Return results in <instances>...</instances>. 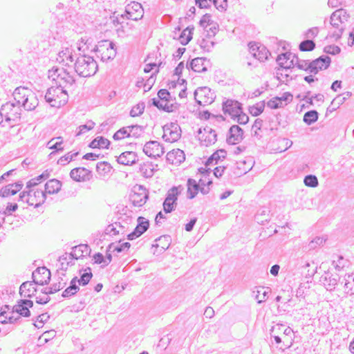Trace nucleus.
<instances>
[{
    "label": "nucleus",
    "instance_id": "f257e3e1",
    "mask_svg": "<svg viewBox=\"0 0 354 354\" xmlns=\"http://www.w3.org/2000/svg\"><path fill=\"white\" fill-rule=\"evenodd\" d=\"M13 96L17 103L26 111H32L39 104L36 94L27 87H17L13 92Z\"/></svg>",
    "mask_w": 354,
    "mask_h": 354
},
{
    "label": "nucleus",
    "instance_id": "f03ea898",
    "mask_svg": "<svg viewBox=\"0 0 354 354\" xmlns=\"http://www.w3.org/2000/svg\"><path fill=\"white\" fill-rule=\"evenodd\" d=\"M0 125L5 127L6 125L12 127L21 118V109L19 104H15L13 102H6L3 104L0 109Z\"/></svg>",
    "mask_w": 354,
    "mask_h": 354
},
{
    "label": "nucleus",
    "instance_id": "7ed1b4c3",
    "mask_svg": "<svg viewBox=\"0 0 354 354\" xmlns=\"http://www.w3.org/2000/svg\"><path fill=\"white\" fill-rule=\"evenodd\" d=\"M75 72L81 77H87L96 73L98 66L92 56L81 55L77 57L74 66Z\"/></svg>",
    "mask_w": 354,
    "mask_h": 354
},
{
    "label": "nucleus",
    "instance_id": "20e7f679",
    "mask_svg": "<svg viewBox=\"0 0 354 354\" xmlns=\"http://www.w3.org/2000/svg\"><path fill=\"white\" fill-rule=\"evenodd\" d=\"M48 77L55 82L56 86L64 89L73 86L75 81L74 77L64 68L53 67L48 70Z\"/></svg>",
    "mask_w": 354,
    "mask_h": 354
},
{
    "label": "nucleus",
    "instance_id": "39448f33",
    "mask_svg": "<svg viewBox=\"0 0 354 354\" xmlns=\"http://www.w3.org/2000/svg\"><path fill=\"white\" fill-rule=\"evenodd\" d=\"M28 190L24 191L20 194L19 198L21 201L27 203L29 205L39 207L43 204L46 196L44 189L39 187H26Z\"/></svg>",
    "mask_w": 354,
    "mask_h": 354
},
{
    "label": "nucleus",
    "instance_id": "423d86ee",
    "mask_svg": "<svg viewBox=\"0 0 354 354\" xmlns=\"http://www.w3.org/2000/svg\"><path fill=\"white\" fill-rule=\"evenodd\" d=\"M45 100L51 106L59 108L68 102V95L62 87L51 86L46 93Z\"/></svg>",
    "mask_w": 354,
    "mask_h": 354
},
{
    "label": "nucleus",
    "instance_id": "0eeeda50",
    "mask_svg": "<svg viewBox=\"0 0 354 354\" xmlns=\"http://www.w3.org/2000/svg\"><path fill=\"white\" fill-rule=\"evenodd\" d=\"M95 50L102 62L113 59L116 55L114 44L109 40L98 42V44L95 47Z\"/></svg>",
    "mask_w": 354,
    "mask_h": 354
},
{
    "label": "nucleus",
    "instance_id": "6e6552de",
    "mask_svg": "<svg viewBox=\"0 0 354 354\" xmlns=\"http://www.w3.org/2000/svg\"><path fill=\"white\" fill-rule=\"evenodd\" d=\"M212 180L207 179L206 176L203 178L200 179L199 182L197 183L196 180L189 178L187 180V197L190 199L194 198L198 191L200 190L203 194H207L209 193V188H205L203 186L209 185L212 184Z\"/></svg>",
    "mask_w": 354,
    "mask_h": 354
},
{
    "label": "nucleus",
    "instance_id": "1a4fd4ad",
    "mask_svg": "<svg viewBox=\"0 0 354 354\" xmlns=\"http://www.w3.org/2000/svg\"><path fill=\"white\" fill-rule=\"evenodd\" d=\"M183 191V187L182 186L173 187L168 190L163 203V209L165 213H170L176 209L178 197Z\"/></svg>",
    "mask_w": 354,
    "mask_h": 354
},
{
    "label": "nucleus",
    "instance_id": "9d476101",
    "mask_svg": "<svg viewBox=\"0 0 354 354\" xmlns=\"http://www.w3.org/2000/svg\"><path fill=\"white\" fill-rule=\"evenodd\" d=\"M149 198V192L147 189L140 185H136L132 189L130 200L135 207L143 206Z\"/></svg>",
    "mask_w": 354,
    "mask_h": 354
},
{
    "label": "nucleus",
    "instance_id": "9b49d317",
    "mask_svg": "<svg viewBox=\"0 0 354 354\" xmlns=\"http://www.w3.org/2000/svg\"><path fill=\"white\" fill-rule=\"evenodd\" d=\"M194 98L202 106L211 104L216 98V95L209 87L198 88L194 92Z\"/></svg>",
    "mask_w": 354,
    "mask_h": 354
},
{
    "label": "nucleus",
    "instance_id": "f8f14e48",
    "mask_svg": "<svg viewBox=\"0 0 354 354\" xmlns=\"http://www.w3.org/2000/svg\"><path fill=\"white\" fill-rule=\"evenodd\" d=\"M181 136V129L176 122H170L163 127V139L168 142H174Z\"/></svg>",
    "mask_w": 354,
    "mask_h": 354
},
{
    "label": "nucleus",
    "instance_id": "ddd939ff",
    "mask_svg": "<svg viewBox=\"0 0 354 354\" xmlns=\"http://www.w3.org/2000/svg\"><path fill=\"white\" fill-rule=\"evenodd\" d=\"M216 136L215 131L209 127L201 128L198 132V137L201 144L205 147L214 144L216 141Z\"/></svg>",
    "mask_w": 354,
    "mask_h": 354
},
{
    "label": "nucleus",
    "instance_id": "4468645a",
    "mask_svg": "<svg viewBox=\"0 0 354 354\" xmlns=\"http://www.w3.org/2000/svg\"><path fill=\"white\" fill-rule=\"evenodd\" d=\"M142 16L143 9L141 4L137 2H132L127 6L125 14L122 15L120 18L124 19L125 17L128 19L137 21L140 19Z\"/></svg>",
    "mask_w": 354,
    "mask_h": 354
},
{
    "label": "nucleus",
    "instance_id": "2eb2a0df",
    "mask_svg": "<svg viewBox=\"0 0 354 354\" xmlns=\"http://www.w3.org/2000/svg\"><path fill=\"white\" fill-rule=\"evenodd\" d=\"M342 278V274L327 271L322 276V281L326 290L331 291L335 289L338 283L341 281Z\"/></svg>",
    "mask_w": 354,
    "mask_h": 354
},
{
    "label": "nucleus",
    "instance_id": "dca6fc26",
    "mask_svg": "<svg viewBox=\"0 0 354 354\" xmlns=\"http://www.w3.org/2000/svg\"><path fill=\"white\" fill-rule=\"evenodd\" d=\"M113 23L120 37H125L133 35V26L132 24L120 21L118 17L113 19Z\"/></svg>",
    "mask_w": 354,
    "mask_h": 354
},
{
    "label": "nucleus",
    "instance_id": "f3484780",
    "mask_svg": "<svg viewBox=\"0 0 354 354\" xmlns=\"http://www.w3.org/2000/svg\"><path fill=\"white\" fill-rule=\"evenodd\" d=\"M144 153L151 158L160 157L164 153V147L157 141H149L143 147Z\"/></svg>",
    "mask_w": 354,
    "mask_h": 354
},
{
    "label": "nucleus",
    "instance_id": "a211bd4d",
    "mask_svg": "<svg viewBox=\"0 0 354 354\" xmlns=\"http://www.w3.org/2000/svg\"><path fill=\"white\" fill-rule=\"evenodd\" d=\"M32 277L35 284L44 286L49 282L50 272L46 267H39L32 272Z\"/></svg>",
    "mask_w": 354,
    "mask_h": 354
},
{
    "label": "nucleus",
    "instance_id": "6ab92c4d",
    "mask_svg": "<svg viewBox=\"0 0 354 354\" xmlns=\"http://www.w3.org/2000/svg\"><path fill=\"white\" fill-rule=\"evenodd\" d=\"M293 96L290 92H285L281 97H274L270 99L267 104L270 109L283 107L292 101Z\"/></svg>",
    "mask_w": 354,
    "mask_h": 354
},
{
    "label": "nucleus",
    "instance_id": "aec40b11",
    "mask_svg": "<svg viewBox=\"0 0 354 354\" xmlns=\"http://www.w3.org/2000/svg\"><path fill=\"white\" fill-rule=\"evenodd\" d=\"M316 269H312V270H308V273H306V281L301 282L299 284V288L296 291V296L297 297L304 298L305 295L307 294V292L311 287L312 283V277L316 273Z\"/></svg>",
    "mask_w": 354,
    "mask_h": 354
},
{
    "label": "nucleus",
    "instance_id": "412c9836",
    "mask_svg": "<svg viewBox=\"0 0 354 354\" xmlns=\"http://www.w3.org/2000/svg\"><path fill=\"white\" fill-rule=\"evenodd\" d=\"M74 50L71 46L63 47L58 53L57 61L66 66H69L73 62Z\"/></svg>",
    "mask_w": 354,
    "mask_h": 354
},
{
    "label": "nucleus",
    "instance_id": "4be33fe9",
    "mask_svg": "<svg viewBox=\"0 0 354 354\" xmlns=\"http://www.w3.org/2000/svg\"><path fill=\"white\" fill-rule=\"evenodd\" d=\"M241 104L238 101L227 100L223 103V110L225 115H228L232 119L241 110Z\"/></svg>",
    "mask_w": 354,
    "mask_h": 354
},
{
    "label": "nucleus",
    "instance_id": "5701e85b",
    "mask_svg": "<svg viewBox=\"0 0 354 354\" xmlns=\"http://www.w3.org/2000/svg\"><path fill=\"white\" fill-rule=\"evenodd\" d=\"M277 62L279 68H292L295 67V63H297V56L292 53H285L281 54L277 57Z\"/></svg>",
    "mask_w": 354,
    "mask_h": 354
},
{
    "label": "nucleus",
    "instance_id": "b1692460",
    "mask_svg": "<svg viewBox=\"0 0 354 354\" xmlns=\"http://www.w3.org/2000/svg\"><path fill=\"white\" fill-rule=\"evenodd\" d=\"M350 15L344 9H338L335 10L330 16V24L335 28H338L342 24L348 21Z\"/></svg>",
    "mask_w": 354,
    "mask_h": 354
},
{
    "label": "nucleus",
    "instance_id": "393cba45",
    "mask_svg": "<svg viewBox=\"0 0 354 354\" xmlns=\"http://www.w3.org/2000/svg\"><path fill=\"white\" fill-rule=\"evenodd\" d=\"M330 58L328 56H321L311 62L310 73L316 74L319 71L326 69L330 63Z\"/></svg>",
    "mask_w": 354,
    "mask_h": 354
},
{
    "label": "nucleus",
    "instance_id": "a878e982",
    "mask_svg": "<svg viewBox=\"0 0 354 354\" xmlns=\"http://www.w3.org/2000/svg\"><path fill=\"white\" fill-rule=\"evenodd\" d=\"M149 226V223L147 219L144 217L140 216L138 218V225L133 232L128 235L129 239H133L142 235L147 230Z\"/></svg>",
    "mask_w": 354,
    "mask_h": 354
},
{
    "label": "nucleus",
    "instance_id": "bb28decb",
    "mask_svg": "<svg viewBox=\"0 0 354 354\" xmlns=\"http://www.w3.org/2000/svg\"><path fill=\"white\" fill-rule=\"evenodd\" d=\"M90 173V171L84 167H77L71 171L70 176L76 182H84L89 179Z\"/></svg>",
    "mask_w": 354,
    "mask_h": 354
},
{
    "label": "nucleus",
    "instance_id": "cd10ccee",
    "mask_svg": "<svg viewBox=\"0 0 354 354\" xmlns=\"http://www.w3.org/2000/svg\"><path fill=\"white\" fill-rule=\"evenodd\" d=\"M32 306L33 303L31 300L21 299L14 306V311L24 317H29L30 315L29 308Z\"/></svg>",
    "mask_w": 354,
    "mask_h": 354
},
{
    "label": "nucleus",
    "instance_id": "c85d7f7f",
    "mask_svg": "<svg viewBox=\"0 0 354 354\" xmlns=\"http://www.w3.org/2000/svg\"><path fill=\"white\" fill-rule=\"evenodd\" d=\"M167 160L173 165H178L185 160L184 151L179 149H174L167 153Z\"/></svg>",
    "mask_w": 354,
    "mask_h": 354
},
{
    "label": "nucleus",
    "instance_id": "c756f323",
    "mask_svg": "<svg viewBox=\"0 0 354 354\" xmlns=\"http://www.w3.org/2000/svg\"><path fill=\"white\" fill-rule=\"evenodd\" d=\"M243 130L237 125H233L229 130L227 142L231 145H235L242 140Z\"/></svg>",
    "mask_w": 354,
    "mask_h": 354
},
{
    "label": "nucleus",
    "instance_id": "7c9ffc66",
    "mask_svg": "<svg viewBox=\"0 0 354 354\" xmlns=\"http://www.w3.org/2000/svg\"><path fill=\"white\" fill-rule=\"evenodd\" d=\"M340 283L343 285L344 292L346 295L354 294V277L353 274H345Z\"/></svg>",
    "mask_w": 354,
    "mask_h": 354
},
{
    "label": "nucleus",
    "instance_id": "2f4dec72",
    "mask_svg": "<svg viewBox=\"0 0 354 354\" xmlns=\"http://www.w3.org/2000/svg\"><path fill=\"white\" fill-rule=\"evenodd\" d=\"M35 283L32 281L24 282L19 288V293L21 297H31L37 291Z\"/></svg>",
    "mask_w": 354,
    "mask_h": 354
},
{
    "label": "nucleus",
    "instance_id": "473e14b6",
    "mask_svg": "<svg viewBox=\"0 0 354 354\" xmlns=\"http://www.w3.org/2000/svg\"><path fill=\"white\" fill-rule=\"evenodd\" d=\"M90 252L91 250L88 245L86 244H80L73 247L72 248V251L70 253L73 259L77 260L88 255Z\"/></svg>",
    "mask_w": 354,
    "mask_h": 354
},
{
    "label": "nucleus",
    "instance_id": "72a5a7b5",
    "mask_svg": "<svg viewBox=\"0 0 354 354\" xmlns=\"http://www.w3.org/2000/svg\"><path fill=\"white\" fill-rule=\"evenodd\" d=\"M22 187L23 184L19 183L9 184L0 189V196L8 197L15 195L22 189Z\"/></svg>",
    "mask_w": 354,
    "mask_h": 354
},
{
    "label": "nucleus",
    "instance_id": "f704fd0d",
    "mask_svg": "<svg viewBox=\"0 0 354 354\" xmlns=\"http://www.w3.org/2000/svg\"><path fill=\"white\" fill-rule=\"evenodd\" d=\"M62 188L61 181L53 178L48 180L44 185V192L45 195L46 194H54L58 193Z\"/></svg>",
    "mask_w": 354,
    "mask_h": 354
},
{
    "label": "nucleus",
    "instance_id": "c9c22d12",
    "mask_svg": "<svg viewBox=\"0 0 354 354\" xmlns=\"http://www.w3.org/2000/svg\"><path fill=\"white\" fill-rule=\"evenodd\" d=\"M153 104L160 109H162L167 112L174 111L176 106L173 103L172 100H160V98H153Z\"/></svg>",
    "mask_w": 354,
    "mask_h": 354
},
{
    "label": "nucleus",
    "instance_id": "e433bc0d",
    "mask_svg": "<svg viewBox=\"0 0 354 354\" xmlns=\"http://www.w3.org/2000/svg\"><path fill=\"white\" fill-rule=\"evenodd\" d=\"M137 156L133 151H125L118 157V162L120 164L129 165L136 162Z\"/></svg>",
    "mask_w": 354,
    "mask_h": 354
},
{
    "label": "nucleus",
    "instance_id": "4c0bfd02",
    "mask_svg": "<svg viewBox=\"0 0 354 354\" xmlns=\"http://www.w3.org/2000/svg\"><path fill=\"white\" fill-rule=\"evenodd\" d=\"M332 265L335 270L338 272L339 274H342V272L346 271L349 267L350 263L348 259H344L342 256H339L337 257V259L333 261Z\"/></svg>",
    "mask_w": 354,
    "mask_h": 354
},
{
    "label": "nucleus",
    "instance_id": "58836bf2",
    "mask_svg": "<svg viewBox=\"0 0 354 354\" xmlns=\"http://www.w3.org/2000/svg\"><path fill=\"white\" fill-rule=\"evenodd\" d=\"M277 331H283L282 337L283 342H289L293 333V330L290 327H286L283 324H277L272 328V333H276Z\"/></svg>",
    "mask_w": 354,
    "mask_h": 354
},
{
    "label": "nucleus",
    "instance_id": "ea45409f",
    "mask_svg": "<svg viewBox=\"0 0 354 354\" xmlns=\"http://www.w3.org/2000/svg\"><path fill=\"white\" fill-rule=\"evenodd\" d=\"M61 274L62 277L58 276L54 279V282L49 288V292H57L66 286L67 279H66L64 274L61 273Z\"/></svg>",
    "mask_w": 354,
    "mask_h": 354
},
{
    "label": "nucleus",
    "instance_id": "a19ab883",
    "mask_svg": "<svg viewBox=\"0 0 354 354\" xmlns=\"http://www.w3.org/2000/svg\"><path fill=\"white\" fill-rule=\"evenodd\" d=\"M91 43L92 41L88 38L82 37L77 43V48L80 52L83 53L82 55H86V53L95 50V48H92Z\"/></svg>",
    "mask_w": 354,
    "mask_h": 354
},
{
    "label": "nucleus",
    "instance_id": "79ce46f5",
    "mask_svg": "<svg viewBox=\"0 0 354 354\" xmlns=\"http://www.w3.org/2000/svg\"><path fill=\"white\" fill-rule=\"evenodd\" d=\"M193 26H188L183 30L178 35V39L183 45H187L192 39Z\"/></svg>",
    "mask_w": 354,
    "mask_h": 354
},
{
    "label": "nucleus",
    "instance_id": "37998d69",
    "mask_svg": "<svg viewBox=\"0 0 354 354\" xmlns=\"http://www.w3.org/2000/svg\"><path fill=\"white\" fill-rule=\"evenodd\" d=\"M59 268L66 270L68 266L74 264L75 259L71 253H64L59 258Z\"/></svg>",
    "mask_w": 354,
    "mask_h": 354
},
{
    "label": "nucleus",
    "instance_id": "c03bdc74",
    "mask_svg": "<svg viewBox=\"0 0 354 354\" xmlns=\"http://www.w3.org/2000/svg\"><path fill=\"white\" fill-rule=\"evenodd\" d=\"M291 68H278L276 72L277 79L281 82H288L292 80Z\"/></svg>",
    "mask_w": 354,
    "mask_h": 354
},
{
    "label": "nucleus",
    "instance_id": "a18cd8bd",
    "mask_svg": "<svg viewBox=\"0 0 354 354\" xmlns=\"http://www.w3.org/2000/svg\"><path fill=\"white\" fill-rule=\"evenodd\" d=\"M50 176V173L46 170L39 176L30 179L26 184L27 187H39V185Z\"/></svg>",
    "mask_w": 354,
    "mask_h": 354
},
{
    "label": "nucleus",
    "instance_id": "49530a36",
    "mask_svg": "<svg viewBox=\"0 0 354 354\" xmlns=\"http://www.w3.org/2000/svg\"><path fill=\"white\" fill-rule=\"evenodd\" d=\"M205 59L201 57H196L192 60L190 66L192 69L197 73H201L206 70L204 66Z\"/></svg>",
    "mask_w": 354,
    "mask_h": 354
},
{
    "label": "nucleus",
    "instance_id": "de8ad7c7",
    "mask_svg": "<svg viewBox=\"0 0 354 354\" xmlns=\"http://www.w3.org/2000/svg\"><path fill=\"white\" fill-rule=\"evenodd\" d=\"M110 142L102 136L97 137L95 139H94L90 144V147L91 148H102V149H106L109 145Z\"/></svg>",
    "mask_w": 354,
    "mask_h": 354
},
{
    "label": "nucleus",
    "instance_id": "09e8293b",
    "mask_svg": "<svg viewBox=\"0 0 354 354\" xmlns=\"http://www.w3.org/2000/svg\"><path fill=\"white\" fill-rule=\"evenodd\" d=\"M79 290V287L77 285V278L75 277L71 281V285L68 286L62 293V296L64 297H68L73 295H75L77 290Z\"/></svg>",
    "mask_w": 354,
    "mask_h": 354
},
{
    "label": "nucleus",
    "instance_id": "8fccbe9b",
    "mask_svg": "<svg viewBox=\"0 0 354 354\" xmlns=\"http://www.w3.org/2000/svg\"><path fill=\"white\" fill-rule=\"evenodd\" d=\"M318 119V113L316 111H309L304 115V122L308 125H310L315 122Z\"/></svg>",
    "mask_w": 354,
    "mask_h": 354
},
{
    "label": "nucleus",
    "instance_id": "3c124183",
    "mask_svg": "<svg viewBox=\"0 0 354 354\" xmlns=\"http://www.w3.org/2000/svg\"><path fill=\"white\" fill-rule=\"evenodd\" d=\"M62 138L61 137H57L55 138L51 139L47 143V147L50 149H55L56 151H61L63 149L62 147Z\"/></svg>",
    "mask_w": 354,
    "mask_h": 354
},
{
    "label": "nucleus",
    "instance_id": "603ef678",
    "mask_svg": "<svg viewBox=\"0 0 354 354\" xmlns=\"http://www.w3.org/2000/svg\"><path fill=\"white\" fill-rule=\"evenodd\" d=\"M142 175L145 178H151L154 174L153 166L151 164H144L140 168Z\"/></svg>",
    "mask_w": 354,
    "mask_h": 354
},
{
    "label": "nucleus",
    "instance_id": "864d4df0",
    "mask_svg": "<svg viewBox=\"0 0 354 354\" xmlns=\"http://www.w3.org/2000/svg\"><path fill=\"white\" fill-rule=\"evenodd\" d=\"M78 154V152H73L70 151L65 154L64 156L61 157L57 163L61 165H66L67 163L70 162L75 157H76Z\"/></svg>",
    "mask_w": 354,
    "mask_h": 354
},
{
    "label": "nucleus",
    "instance_id": "5fc2aeb1",
    "mask_svg": "<svg viewBox=\"0 0 354 354\" xmlns=\"http://www.w3.org/2000/svg\"><path fill=\"white\" fill-rule=\"evenodd\" d=\"M113 138L115 140H122L125 138H130L128 127H123V128L119 129L118 131H117L114 133Z\"/></svg>",
    "mask_w": 354,
    "mask_h": 354
},
{
    "label": "nucleus",
    "instance_id": "6e6d98bb",
    "mask_svg": "<svg viewBox=\"0 0 354 354\" xmlns=\"http://www.w3.org/2000/svg\"><path fill=\"white\" fill-rule=\"evenodd\" d=\"M255 293V299L257 300L259 304H261L266 301L267 298L268 291L263 287H260L257 289Z\"/></svg>",
    "mask_w": 354,
    "mask_h": 354
},
{
    "label": "nucleus",
    "instance_id": "4d7b16f0",
    "mask_svg": "<svg viewBox=\"0 0 354 354\" xmlns=\"http://www.w3.org/2000/svg\"><path fill=\"white\" fill-rule=\"evenodd\" d=\"M129 137L138 138L143 133V129L138 125L128 126Z\"/></svg>",
    "mask_w": 354,
    "mask_h": 354
},
{
    "label": "nucleus",
    "instance_id": "13d9d810",
    "mask_svg": "<svg viewBox=\"0 0 354 354\" xmlns=\"http://www.w3.org/2000/svg\"><path fill=\"white\" fill-rule=\"evenodd\" d=\"M95 124L92 120H89L86 122V124L80 125L78 127V131L77 133V136H80L86 133L87 131L93 129L95 127Z\"/></svg>",
    "mask_w": 354,
    "mask_h": 354
},
{
    "label": "nucleus",
    "instance_id": "bf43d9fd",
    "mask_svg": "<svg viewBox=\"0 0 354 354\" xmlns=\"http://www.w3.org/2000/svg\"><path fill=\"white\" fill-rule=\"evenodd\" d=\"M257 53H254V57L260 62H263L268 57L269 53L264 46H260Z\"/></svg>",
    "mask_w": 354,
    "mask_h": 354
},
{
    "label": "nucleus",
    "instance_id": "052dcab7",
    "mask_svg": "<svg viewBox=\"0 0 354 354\" xmlns=\"http://www.w3.org/2000/svg\"><path fill=\"white\" fill-rule=\"evenodd\" d=\"M304 183L306 186L316 187L318 185L317 178L314 175H308L304 178Z\"/></svg>",
    "mask_w": 354,
    "mask_h": 354
},
{
    "label": "nucleus",
    "instance_id": "680f3d73",
    "mask_svg": "<svg viewBox=\"0 0 354 354\" xmlns=\"http://www.w3.org/2000/svg\"><path fill=\"white\" fill-rule=\"evenodd\" d=\"M315 44L311 39H306L299 44V49L301 51H309L315 48Z\"/></svg>",
    "mask_w": 354,
    "mask_h": 354
},
{
    "label": "nucleus",
    "instance_id": "e2e57ef3",
    "mask_svg": "<svg viewBox=\"0 0 354 354\" xmlns=\"http://www.w3.org/2000/svg\"><path fill=\"white\" fill-rule=\"evenodd\" d=\"M255 219L257 223L263 224L265 221H267L269 219V211L266 209L261 210L260 213L256 215Z\"/></svg>",
    "mask_w": 354,
    "mask_h": 354
},
{
    "label": "nucleus",
    "instance_id": "0e129e2a",
    "mask_svg": "<svg viewBox=\"0 0 354 354\" xmlns=\"http://www.w3.org/2000/svg\"><path fill=\"white\" fill-rule=\"evenodd\" d=\"M264 109V104L261 102L257 103L250 108V113L254 116L260 115Z\"/></svg>",
    "mask_w": 354,
    "mask_h": 354
},
{
    "label": "nucleus",
    "instance_id": "69168bd1",
    "mask_svg": "<svg viewBox=\"0 0 354 354\" xmlns=\"http://www.w3.org/2000/svg\"><path fill=\"white\" fill-rule=\"evenodd\" d=\"M297 63H295V66H297L299 69L309 71V72L310 73L311 62H308V61L305 60H300L297 57Z\"/></svg>",
    "mask_w": 354,
    "mask_h": 354
},
{
    "label": "nucleus",
    "instance_id": "338daca9",
    "mask_svg": "<svg viewBox=\"0 0 354 354\" xmlns=\"http://www.w3.org/2000/svg\"><path fill=\"white\" fill-rule=\"evenodd\" d=\"M325 239L323 237L317 236L310 241L308 247L310 249H315L317 247L324 244Z\"/></svg>",
    "mask_w": 354,
    "mask_h": 354
},
{
    "label": "nucleus",
    "instance_id": "774afa93",
    "mask_svg": "<svg viewBox=\"0 0 354 354\" xmlns=\"http://www.w3.org/2000/svg\"><path fill=\"white\" fill-rule=\"evenodd\" d=\"M213 22L214 21L212 19V16L209 14H205L200 20V25L203 28H207L209 26L210 24H212Z\"/></svg>",
    "mask_w": 354,
    "mask_h": 354
}]
</instances>
